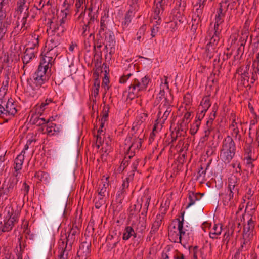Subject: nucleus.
Returning a JSON list of instances; mask_svg holds the SVG:
<instances>
[{
	"mask_svg": "<svg viewBox=\"0 0 259 259\" xmlns=\"http://www.w3.org/2000/svg\"><path fill=\"white\" fill-rule=\"evenodd\" d=\"M250 66L249 64L245 66H242L236 70V73L240 75L241 84L245 88L252 87L255 81L258 79V69H253L252 71L249 72Z\"/></svg>",
	"mask_w": 259,
	"mask_h": 259,
	"instance_id": "1",
	"label": "nucleus"
},
{
	"mask_svg": "<svg viewBox=\"0 0 259 259\" xmlns=\"http://www.w3.org/2000/svg\"><path fill=\"white\" fill-rule=\"evenodd\" d=\"M48 68V65L40 64L37 70L33 75L32 78L27 79V83L33 90L40 89L49 79V76L47 73Z\"/></svg>",
	"mask_w": 259,
	"mask_h": 259,
	"instance_id": "2",
	"label": "nucleus"
},
{
	"mask_svg": "<svg viewBox=\"0 0 259 259\" xmlns=\"http://www.w3.org/2000/svg\"><path fill=\"white\" fill-rule=\"evenodd\" d=\"M236 147L235 142L230 136L225 137L222 142L220 158L225 163H229L234 157Z\"/></svg>",
	"mask_w": 259,
	"mask_h": 259,
	"instance_id": "3",
	"label": "nucleus"
},
{
	"mask_svg": "<svg viewBox=\"0 0 259 259\" xmlns=\"http://www.w3.org/2000/svg\"><path fill=\"white\" fill-rule=\"evenodd\" d=\"M150 80L147 75L141 79L134 78L128 87L127 98L132 100L140 96V93L146 90Z\"/></svg>",
	"mask_w": 259,
	"mask_h": 259,
	"instance_id": "4",
	"label": "nucleus"
},
{
	"mask_svg": "<svg viewBox=\"0 0 259 259\" xmlns=\"http://www.w3.org/2000/svg\"><path fill=\"white\" fill-rule=\"evenodd\" d=\"M16 219L13 209L10 207H6L3 213L0 214V227L2 231L6 232L12 230L15 222H17Z\"/></svg>",
	"mask_w": 259,
	"mask_h": 259,
	"instance_id": "5",
	"label": "nucleus"
},
{
	"mask_svg": "<svg viewBox=\"0 0 259 259\" xmlns=\"http://www.w3.org/2000/svg\"><path fill=\"white\" fill-rule=\"evenodd\" d=\"M17 112L16 104L12 99H9L5 104L3 98L0 99V117L4 118L5 122H8Z\"/></svg>",
	"mask_w": 259,
	"mask_h": 259,
	"instance_id": "6",
	"label": "nucleus"
},
{
	"mask_svg": "<svg viewBox=\"0 0 259 259\" xmlns=\"http://www.w3.org/2000/svg\"><path fill=\"white\" fill-rule=\"evenodd\" d=\"M39 36L34 34L31 36V42L30 41L27 44V47L24 53V56L22 58L24 65H26L35 57V52L34 49L38 46ZM25 65L23 66V68Z\"/></svg>",
	"mask_w": 259,
	"mask_h": 259,
	"instance_id": "7",
	"label": "nucleus"
},
{
	"mask_svg": "<svg viewBox=\"0 0 259 259\" xmlns=\"http://www.w3.org/2000/svg\"><path fill=\"white\" fill-rule=\"evenodd\" d=\"M164 101L165 103L163 105L160 104L159 106L157 119L156 120V122H160L161 124L164 123L172 110L170 103L167 98H165ZM160 126H162L161 125Z\"/></svg>",
	"mask_w": 259,
	"mask_h": 259,
	"instance_id": "8",
	"label": "nucleus"
},
{
	"mask_svg": "<svg viewBox=\"0 0 259 259\" xmlns=\"http://www.w3.org/2000/svg\"><path fill=\"white\" fill-rule=\"evenodd\" d=\"M62 181L58 179H54L49 187L48 194L51 197L58 196L62 191Z\"/></svg>",
	"mask_w": 259,
	"mask_h": 259,
	"instance_id": "9",
	"label": "nucleus"
},
{
	"mask_svg": "<svg viewBox=\"0 0 259 259\" xmlns=\"http://www.w3.org/2000/svg\"><path fill=\"white\" fill-rule=\"evenodd\" d=\"M104 36V41L106 42L105 48L107 49L110 48L109 54H112L115 51V40L114 33L112 31L108 30L102 34Z\"/></svg>",
	"mask_w": 259,
	"mask_h": 259,
	"instance_id": "10",
	"label": "nucleus"
},
{
	"mask_svg": "<svg viewBox=\"0 0 259 259\" xmlns=\"http://www.w3.org/2000/svg\"><path fill=\"white\" fill-rule=\"evenodd\" d=\"M91 244L90 242L84 241L82 242L77 251V257L79 259H88L90 255Z\"/></svg>",
	"mask_w": 259,
	"mask_h": 259,
	"instance_id": "11",
	"label": "nucleus"
},
{
	"mask_svg": "<svg viewBox=\"0 0 259 259\" xmlns=\"http://www.w3.org/2000/svg\"><path fill=\"white\" fill-rule=\"evenodd\" d=\"M255 221L251 218L247 222V224L244 226L243 239L250 240L253 236Z\"/></svg>",
	"mask_w": 259,
	"mask_h": 259,
	"instance_id": "12",
	"label": "nucleus"
},
{
	"mask_svg": "<svg viewBox=\"0 0 259 259\" xmlns=\"http://www.w3.org/2000/svg\"><path fill=\"white\" fill-rule=\"evenodd\" d=\"M46 49L47 51L43 57L44 63H40V64L48 65V66H49V64L52 65L54 62V60L58 54V50H55V49L52 50Z\"/></svg>",
	"mask_w": 259,
	"mask_h": 259,
	"instance_id": "13",
	"label": "nucleus"
},
{
	"mask_svg": "<svg viewBox=\"0 0 259 259\" xmlns=\"http://www.w3.org/2000/svg\"><path fill=\"white\" fill-rule=\"evenodd\" d=\"M60 44V37L58 35L51 36L48 37L45 48L48 49L52 50L55 49L57 50L58 46Z\"/></svg>",
	"mask_w": 259,
	"mask_h": 259,
	"instance_id": "14",
	"label": "nucleus"
},
{
	"mask_svg": "<svg viewBox=\"0 0 259 259\" xmlns=\"http://www.w3.org/2000/svg\"><path fill=\"white\" fill-rule=\"evenodd\" d=\"M184 212L181 213L182 219L181 220L180 218L177 219L178 224V229L179 231L178 233V238H179V242L182 244V237L185 234V231L183 228V223H184Z\"/></svg>",
	"mask_w": 259,
	"mask_h": 259,
	"instance_id": "15",
	"label": "nucleus"
},
{
	"mask_svg": "<svg viewBox=\"0 0 259 259\" xmlns=\"http://www.w3.org/2000/svg\"><path fill=\"white\" fill-rule=\"evenodd\" d=\"M162 0H158L157 2H154V16L153 18L155 19H158V20H160V17L159 15L162 13L163 9L161 5V3Z\"/></svg>",
	"mask_w": 259,
	"mask_h": 259,
	"instance_id": "16",
	"label": "nucleus"
},
{
	"mask_svg": "<svg viewBox=\"0 0 259 259\" xmlns=\"http://www.w3.org/2000/svg\"><path fill=\"white\" fill-rule=\"evenodd\" d=\"M194 195L196 196L197 201L196 205L197 206L199 210L202 211L203 209V206L206 203V200L202 198L204 193L194 192Z\"/></svg>",
	"mask_w": 259,
	"mask_h": 259,
	"instance_id": "17",
	"label": "nucleus"
},
{
	"mask_svg": "<svg viewBox=\"0 0 259 259\" xmlns=\"http://www.w3.org/2000/svg\"><path fill=\"white\" fill-rule=\"evenodd\" d=\"M132 237L134 238H136L137 233L135 232L133 227L131 226H127L124 230L122 239L123 240H127Z\"/></svg>",
	"mask_w": 259,
	"mask_h": 259,
	"instance_id": "18",
	"label": "nucleus"
},
{
	"mask_svg": "<svg viewBox=\"0 0 259 259\" xmlns=\"http://www.w3.org/2000/svg\"><path fill=\"white\" fill-rule=\"evenodd\" d=\"M24 151H22L21 153L15 159L14 169H16V171H18L22 169V166L24 160Z\"/></svg>",
	"mask_w": 259,
	"mask_h": 259,
	"instance_id": "19",
	"label": "nucleus"
},
{
	"mask_svg": "<svg viewBox=\"0 0 259 259\" xmlns=\"http://www.w3.org/2000/svg\"><path fill=\"white\" fill-rule=\"evenodd\" d=\"M134 16L133 11L129 10L125 14L124 19L122 22V26L123 29L126 28L131 22L132 18Z\"/></svg>",
	"mask_w": 259,
	"mask_h": 259,
	"instance_id": "20",
	"label": "nucleus"
},
{
	"mask_svg": "<svg viewBox=\"0 0 259 259\" xmlns=\"http://www.w3.org/2000/svg\"><path fill=\"white\" fill-rule=\"evenodd\" d=\"M208 37H209L210 41L207 44L206 47L208 48L210 46H214L217 45L220 38V35L212 34V31H208Z\"/></svg>",
	"mask_w": 259,
	"mask_h": 259,
	"instance_id": "21",
	"label": "nucleus"
},
{
	"mask_svg": "<svg viewBox=\"0 0 259 259\" xmlns=\"http://www.w3.org/2000/svg\"><path fill=\"white\" fill-rule=\"evenodd\" d=\"M227 9L224 10L223 8L222 3H220V8L217 11V14L215 16V21L223 23L224 22V18Z\"/></svg>",
	"mask_w": 259,
	"mask_h": 259,
	"instance_id": "22",
	"label": "nucleus"
},
{
	"mask_svg": "<svg viewBox=\"0 0 259 259\" xmlns=\"http://www.w3.org/2000/svg\"><path fill=\"white\" fill-rule=\"evenodd\" d=\"M197 14H195L192 17V28L196 29L197 25L201 22V17L199 13L201 12V9H197L196 10Z\"/></svg>",
	"mask_w": 259,
	"mask_h": 259,
	"instance_id": "23",
	"label": "nucleus"
},
{
	"mask_svg": "<svg viewBox=\"0 0 259 259\" xmlns=\"http://www.w3.org/2000/svg\"><path fill=\"white\" fill-rule=\"evenodd\" d=\"M26 0H19L17 3V8L16 11L18 14H21L23 10L25 9V12H29V7L26 5Z\"/></svg>",
	"mask_w": 259,
	"mask_h": 259,
	"instance_id": "24",
	"label": "nucleus"
},
{
	"mask_svg": "<svg viewBox=\"0 0 259 259\" xmlns=\"http://www.w3.org/2000/svg\"><path fill=\"white\" fill-rule=\"evenodd\" d=\"M162 223V219L159 215V217H157L156 219L154 222L152 224L151 230L150 231V234L152 236L153 234H155L156 232L157 231L159 227L160 226Z\"/></svg>",
	"mask_w": 259,
	"mask_h": 259,
	"instance_id": "25",
	"label": "nucleus"
},
{
	"mask_svg": "<svg viewBox=\"0 0 259 259\" xmlns=\"http://www.w3.org/2000/svg\"><path fill=\"white\" fill-rule=\"evenodd\" d=\"M78 233L79 231L77 228L70 229L68 235L66 237V240H67V241L69 242L70 245L75 240V236Z\"/></svg>",
	"mask_w": 259,
	"mask_h": 259,
	"instance_id": "26",
	"label": "nucleus"
},
{
	"mask_svg": "<svg viewBox=\"0 0 259 259\" xmlns=\"http://www.w3.org/2000/svg\"><path fill=\"white\" fill-rule=\"evenodd\" d=\"M210 105V99L209 97L206 96L202 99L199 107V110L201 108L204 111H207Z\"/></svg>",
	"mask_w": 259,
	"mask_h": 259,
	"instance_id": "27",
	"label": "nucleus"
},
{
	"mask_svg": "<svg viewBox=\"0 0 259 259\" xmlns=\"http://www.w3.org/2000/svg\"><path fill=\"white\" fill-rule=\"evenodd\" d=\"M5 81H3L2 83V85L0 88V96L2 97L1 98H3L4 96L6 95L7 91L8 88V83L9 81V77L8 75H5Z\"/></svg>",
	"mask_w": 259,
	"mask_h": 259,
	"instance_id": "28",
	"label": "nucleus"
},
{
	"mask_svg": "<svg viewBox=\"0 0 259 259\" xmlns=\"http://www.w3.org/2000/svg\"><path fill=\"white\" fill-rule=\"evenodd\" d=\"M51 120L49 119L47 121L44 118L39 117H32L31 119V121L33 124H36L37 126H41L46 123H48Z\"/></svg>",
	"mask_w": 259,
	"mask_h": 259,
	"instance_id": "29",
	"label": "nucleus"
},
{
	"mask_svg": "<svg viewBox=\"0 0 259 259\" xmlns=\"http://www.w3.org/2000/svg\"><path fill=\"white\" fill-rule=\"evenodd\" d=\"M142 143V141L141 138H135L134 140V141L133 142L132 144L129 147V150H128V152H130L131 153V152H133L132 149H134V150L139 149L141 147Z\"/></svg>",
	"mask_w": 259,
	"mask_h": 259,
	"instance_id": "30",
	"label": "nucleus"
},
{
	"mask_svg": "<svg viewBox=\"0 0 259 259\" xmlns=\"http://www.w3.org/2000/svg\"><path fill=\"white\" fill-rule=\"evenodd\" d=\"M10 24V21H6L4 22L3 25H0V41L3 39L8 30L7 28Z\"/></svg>",
	"mask_w": 259,
	"mask_h": 259,
	"instance_id": "31",
	"label": "nucleus"
},
{
	"mask_svg": "<svg viewBox=\"0 0 259 259\" xmlns=\"http://www.w3.org/2000/svg\"><path fill=\"white\" fill-rule=\"evenodd\" d=\"M29 16V12H25L24 13V16H23L21 19V30H22V32L24 30H27V29L29 27V23H27V18Z\"/></svg>",
	"mask_w": 259,
	"mask_h": 259,
	"instance_id": "32",
	"label": "nucleus"
},
{
	"mask_svg": "<svg viewBox=\"0 0 259 259\" xmlns=\"http://www.w3.org/2000/svg\"><path fill=\"white\" fill-rule=\"evenodd\" d=\"M135 155V152H131L130 153V152H128L125 156L124 159L122 161L120 168H121V167H123L122 170H124V169L128 166L129 164V160L131 159L132 157H133Z\"/></svg>",
	"mask_w": 259,
	"mask_h": 259,
	"instance_id": "33",
	"label": "nucleus"
},
{
	"mask_svg": "<svg viewBox=\"0 0 259 259\" xmlns=\"http://www.w3.org/2000/svg\"><path fill=\"white\" fill-rule=\"evenodd\" d=\"M13 191L10 188L6 185V181L3 185L2 187L0 189V197L4 198L5 199L7 198L8 194Z\"/></svg>",
	"mask_w": 259,
	"mask_h": 259,
	"instance_id": "34",
	"label": "nucleus"
},
{
	"mask_svg": "<svg viewBox=\"0 0 259 259\" xmlns=\"http://www.w3.org/2000/svg\"><path fill=\"white\" fill-rule=\"evenodd\" d=\"M18 182V178L15 176H11L7 182H6V185L10 189L13 190L14 188L16 186Z\"/></svg>",
	"mask_w": 259,
	"mask_h": 259,
	"instance_id": "35",
	"label": "nucleus"
},
{
	"mask_svg": "<svg viewBox=\"0 0 259 259\" xmlns=\"http://www.w3.org/2000/svg\"><path fill=\"white\" fill-rule=\"evenodd\" d=\"M50 30H51L52 32H57V35L59 36V35L61 33V26L59 25L58 23L56 24H54L52 21L50 22V25L49 26V29H47V32H48Z\"/></svg>",
	"mask_w": 259,
	"mask_h": 259,
	"instance_id": "36",
	"label": "nucleus"
},
{
	"mask_svg": "<svg viewBox=\"0 0 259 259\" xmlns=\"http://www.w3.org/2000/svg\"><path fill=\"white\" fill-rule=\"evenodd\" d=\"M52 102L53 100L52 99H47L45 101L42 102L39 106H38V105H37V106L39 108V110L38 111V114H39L40 116L42 115V113L46 108V106Z\"/></svg>",
	"mask_w": 259,
	"mask_h": 259,
	"instance_id": "37",
	"label": "nucleus"
},
{
	"mask_svg": "<svg viewBox=\"0 0 259 259\" xmlns=\"http://www.w3.org/2000/svg\"><path fill=\"white\" fill-rule=\"evenodd\" d=\"M241 35L242 36L239 39V42H240V45L242 47L243 50H244L245 45L248 37V32L246 30L242 31Z\"/></svg>",
	"mask_w": 259,
	"mask_h": 259,
	"instance_id": "38",
	"label": "nucleus"
},
{
	"mask_svg": "<svg viewBox=\"0 0 259 259\" xmlns=\"http://www.w3.org/2000/svg\"><path fill=\"white\" fill-rule=\"evenodd\" d=\"M0 25H3L4 22L6 21H10L8 18L6 17L7 14L6 11L3 10V4L2 2L0 4Z\"/></svg>",
	"mask_w": 259,
	"mask_h": 259,
	"instance_id": "39",
	"label": "nucleus"
},
{
	"mask_svg": "<svg viewBox=\"0 0 259 259\" xmlns=\"http://www.w3.org/2000/svg\"><path fill=\"white\" fill-rule=\"evenodd\" d=\"M178 233H177V232L175 230H170L168 232V236L170 238V240L171 242H179V236Z\"/></svg>",
	"mask_w": 259,
	"mask_h": 259,
	"instance_id": "40",
	"label": "nucleus"
},
{
	"mask_svg": "<svg viewBox=\"0 0 259 259\" xmlns=\"http://www.w3.org/2000/svg\"><path fill=\"white\" fill-rule=\"evenodd\" d=\"M200 124L201 122L195 120L194 122L193 123V124L191 125L190 130L191 135H194L197 133L199 128Z\"/></svg>",
	"mask_w": 259,
	"mask_h": 259,
	"instance_id": "41",
	"label": "nucleus"
},
{
	"mask_svg": "<svg viewBox=\"0 0 259 259\" xmlns=\"http://www.w3.org/2000/svg\"><path fill=\"white\" fill-rule=\"evenodd\" d=\"M222 23H221V22H219L215 21V24H214L213 29H212L211 30H209L208 31H212V34H217L218 35L220 36V33L222 31V27H220V25Z\"/></svg>",
	"mask_w": 259,
	"mask_h": 259,
	"instance_id": "42",
	"label": "nucleus"
},
{
	"mask_svg": "<svg viewBox=\"0 0 259 259\" xmlns=\"http://www.w3.org/2000/svg\"><path fill=\"white\" fill-rule=\"evenodd\" d=\"M146 29V25H142L139 29L138 30L137 33V40L139 41H141V39L142 38V36H143L145 34V32Z\"/></svg>",
	"mask_w": 259,
	"mask_h": 259,
	"instance_id": "43",
	"label": "nucleus"
},
{
	"mask_svg": "<svg viewBox=\"0 0 259 259\" xmlns=\"http://www.w3.org/2000/svg\"><path fill=\"white\" fill-rule=\"evenodd\" d=\"M105 17H102L101 18L100 20V28L99 31V33L97 34V36H100L101 38H102V34L104 33L105 30H106L107 29V26L105 23Z\"/></svg>",
	"mask_w": 259,
	"mask_h": 259,
	"instance_id": "44",
	"label": "nucleus"
},
{
	"mask_svg": "<svg viewBox=\"0 0 259 259\" xmlns=\"http://www.w3.org/2000/svg\"><path fill=\"white\" fill-rule=\"evenodd\" d=\"M66 239H60L59 242H58V249L59 250V251H65L66 250V249L67 248V244L69 243V242H68L67 241V240H66V241H65V240Z\"/></svg>",
	"mask_w": 259,
	"mask_h": 259,
	"instance_id": "45",
	"label": "nucleus"
},
{
	"mask_svg": "<svg viewBox=\"0 0 259 259\" xmlns=\"http://www.w3.org/2000/svg\"><path fill=\"white\" fill-rule=\"evenodd\" d=\"M239 0H224L222 3L227 4L226 9H230L233 10L235 6L236 5L237 2Z\"/></svg>",
	"mask_w": 259,
	"mask_h": 259,
	"instance_id": "46",
	"label": "nucleus"
},
{
	"mask_svg": "<svg viewBox=\"0 0 259 259\" xmlns=\"http://www.w3.org/2000/svg\"><path fill=\"white\" fill-rule=\"evenodd\" d=\"M222 228L221 225L214 224L213 227L212 229L211 232L212 235H219L222 232Z\"/></svg>",
	"mask_w": 259,
	"mask_h": 259,
	"instance_id": "47",
	"label": "nucleus"
},
{
	"mask_svg": "<svg viewBox=\"0 0 259 259\" xmlns=\"http://www.w3.org/2000/svg\"><path fill=\"white\" fill-rule=\"evenodd\" d=\"M223 203L224 205H232L233 203V199L231 198V196H228V194H225L223 198Z\"/></svg>",
	"mask_w": 259,
	"mask_h": 259,
	"instance_id": "48",
	"label": "nucleus"
},
{
	"mask_svg": "<svg viewBox=\"0 0 259 259\" xmlns=\"http://www.w3.org/2000/svg\"><path fill=\"white\" fill-rule=\"evenodd\" d=\"M188 199L190 201H189V203L188 204L187 207H189L191 206V205L195 204V203H197V201L196 200V196L194 195V192H189Z\"/></svg>",
	"mask_w": 259,
	"mask_h": 259,
	"instance_id": "49",
	"label": "nucleus"
},
{
	"mask_svg": "<svg viewBox=\"0 0 259 259\" xmlns=\"http://www.w3.org/2000/svg\"><path fill=\"white\" fill-rule=\"evenodd\" d=\"M239 185L238 180L236 176H231L228 179V186L233 187L235 186Z\"/></svg>",
	"mask_w": 259,
	"mask_h": 259,
	"instance_id": "50",
	"label": "nucleus"
},
{
	"mask_svg": "<svg viewBox=\"0 0 259 259\" xmlns=\"http://www.w3.org/2000/svg\"><path fill=\"white\" fill-rule=\"evenodd\" d=\"M150 200H151V196H149L148 195H145L141 198L142 202H143L144 201H145V204L144 205L143 208L147 209V210L148 209Z\"/></svg>",
	"mask_w": 259,
	"mask_h": 259,
	"instance_id": "51",
	"label": "nucleus"
},
{
	"mask_svg": "<svg viewBox=\"0 0 259 259\" xmlns=\"http://www.w3.org/2000/svg\"><path fill=\"white\" fill-rule=\"evenodd\" d=\"M125 190L118 191L116 195V200L119 203H122V201L124 198Z\"/></svg>",
	"mask_w": 259,
	"mask_h": 259,
	"instance_id": "52",
	"label": "nucleus"
},
{
	"mask_svg": "<svg viewBox=\"0 0 259 259\" xmlns=\"http://www.w3.org/2000/svg\"><path fill=\"white\" fill-rule=\"evenodd\" d=\"M190 117H191V113L190 112H187L185 114L184 117L183 118L182 121L180 124L181 127H182V126H183V124H185V125L186 123H189V122L190 121L189 120L190 119Z\"/></svg>",
	"mask_w": 259,
	"mask_h": 259,
	"instance_id": "53",
	"label": "nucleus"
},
{
	"mask_svg": "<svg viewBox=\"0 0 259 259\" xmlns=\"http://www.w3.org/2000/svg\"><path fill=\"white\" fill-rule=\"evenodd\" d=\"M206 111H204L202 109H200L199 110V108L198 109V113H197L196 116V120L201 122L202 119L204 117L205 113Z\"/></svg>",
	"mask_w": 259,
	"mask_h": 259,
	"instance_id": "54",
	"label": "nucleus"
},
{
	"mask_svg": "<svg viewBox=\"0 0 259 259\" xmlns=\"http://www.w3.org/2000/svg\"><path fill=\"white\" fill-rule=\"evenodd\" d=\"M19 246L20 251H19V252L18 253L23 254V252L24 251L25 248V247L26 246V243H25V240L23 241L22 240V238L20 237L19 239Z\"/></svg>",
	"mask_w": 259,
	"mask_h": 259,
	"instance_id": "55",
	"label": "nucleus"
},
{
	"mask_svg": "<svg viewBox=\"0 0 259 259\" xmlns=\"http://www.w3.org/2000/svg\"><path fill=\"white\" fill-rule=\"evenodd\" d=\"M232 233H233V231H232L231 232H230L229 230H227L226 231V232L225 233V234H224L223 239V241L224 242H226V243L227 244L229 241L230 237L232 234Z\"/></svg>",
	"mask_w": 259,
	"mask_h": 259,
	"instance_id": "56",
	"label": "nucleus"
},
{
	"mask_svg": "<svg viewBox=\"0 0 259 259\" xmlns=\"http://www.w3.org/2000/svg\"><path fill=\"white\" fill-rule=\"evenodd\" d=\"M250 240L243 239V242L241 243V246L238 249L237 251L239 252H242L244 250H246V245Z\"/></svg>",
	"mask_w": 259,
	"mask_h": 259,
	"instance_id": "57",
	"label": "nucleus"
},
{
	"mask_svg": "<svg viewBox=\"0 0 259 259\" xmlns=\"http://www.w3.org/2000/svg\"><path fill=\"white\" fill-rule=\"evenodd\" d=\"M66 20V13L64 17H63L58 22L61 26V33H63L64 31V24Z\"/></svg>",
	"mask_w": 259,
	"mask_h": 259,
	"instance_id": "58",
	"label": "nucleus"
},
{
	"mask_svg": "<svg viewBox=\"0 0 259 259\" xmlns=\"http://www.w3.org/2000/svg\"><path fill=\"white\" fill-rule=\"evenodd\" d=\"M140 209H137V205L134 204L130 207V214L129 216L131 217L134 215L136 212H139Z\"/></svg>",
	"mask_w": 259,
	"mask_h": 259,
	"instance_id": "59",
	"label": "nucleus"
},
{
	"mask_svg": "<svg viewBox=\"0 0 259 259\" xmlns=\"http://www.w3.org/2000/svg\"><path fill=\"white\" fill-rule=\"evenodd\" d=\"M253 69H258L259 71V52L256 54V58L253 61Z\"/></svg>",
	"mask_w": 259,
	"mask_h": 259,
	"instance_id": "60",
	"label": "nucleus"
},
{
	"mask_svg": "<svg viewBox=\"0 0 259 259\" xmlns=\"http://www.w3.org/2000/svg\"><path fill=\"white\" fill-rule=\"evenodd\" d=\"M5 167V155L0 156V175L2 174Z\"/></svg>",
	"mask_w": 259,
	"mask_h": 259,
	"instance_id": "61",
	"label": "nucleus"
},
{
	"mask_svg": "<svg viewBox=\"0 0 259 259\" xmlns=\"http://www.w3.org/2000/svg\"><path fill=\"white\" fill-rule=\"evenodd\" d=\"M233 132L235 134V137L236 139H238L239 141L241 140V136L239 134V131L237 126L233 128Z\"/></svg>",
	"mask_w": 259,
	"mask_h": 259,
	"instance_id": "62",
	"label": "nucleus"
},
{
	"mask_svg": "<svg viewBox=\"0 0 259 259\" xmlns=\"http://www.w3.org/2000/svg\"><path fill=\"white\" fill-rule=\"evenodd\" d=\"M83 31L82 32V35L83 37H85L90 30L89 25L88 24H84L82 27Z\"/></svg>",
	"mask_w": 259,
	"mask_h": 259,
	"instance_id": "63",
	"label": "nucleus"
},
{
	"mask_svg": "<svg viewBox=\"0 0 259 259\" xmlns=\"http://www.w3.org/2000/svg\"><path fill=\"white\" fill-rule=\"evenodd\" d=\"M29 190V185L26 182H24L23 184V187L22 188V191H23V194L24 196H26L28 194Z\"/></svg>",
	"mask_w": 259,
	"mask_h": 259,
	"instance_id": "64",
	"label": "nucleus"
}]
</instances>
